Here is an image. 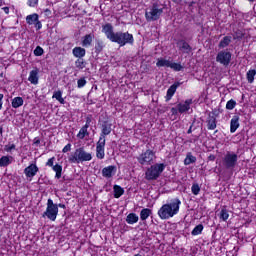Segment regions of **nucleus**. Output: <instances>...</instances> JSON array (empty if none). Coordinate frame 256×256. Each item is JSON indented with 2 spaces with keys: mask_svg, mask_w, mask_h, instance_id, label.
<instances>
[{
  "mask_svg": "<svg viewBox=\"0 0 256 256\" xmlns=\"http://www.w3.org/2000/svg\"><path fill=\"white\" fill-rule=\"evenodd\" d=\"M181 207V200L179 198H174L170 202L161 206L158 210V217L162 220L171 219L175 217L177 213H179V209Z\"/></svg>",
  "mask_w": 256,
  "mask_h": 256,
  "instance_id": "nucleus-1",
  "label": "nucleus"
},
{
  "mask_svg": "<svg viewBox=\"0 0 256 256\" xmlns=\"http://www.w3.org/2000/svg\"><path fill=\"white\" fill-rule=\"evenodd\" d=\"M112 124L108 121L102 123V130L98 142L96 143V157L97 159H105V136L111 135Z\"/></svg>",
  "mask_w": 256,
  "mask_h": 256,
  "instance_id": "nucleus-2",
  "label": "nucleus"
},
{
  "mask_svg": "<svg viewBox=\"0 0 256 256\" xmlns=\"http://www.w3.org/2000/svg\"><path fill=\"white\" fill-rule=\"evenodd\" d=\"M93 159L91 152H86L85 147L77 148L73 154L68 157L69 163H85Z\"/></svg>",
  "mask_w": 256,
  "mask_h": 256,
  "instance_id": "nucleus-3",
  "label": "nucleus"
},
{
  "mask_svg": "<svg viewBox=\"0 0 256 256\" xmlns=\"http://www.w3.org/2000/svg\"><path fill=\"white\" fill-rule=\"evenodd\" d=\"M107 39L112 41V43H118L120 47L127 45L130 43L133 45V34L130 33H107Z\"/></svg>",
  "mask_w": 256,
  "mask_h": 256,
  "instance_id": "nucleus-4",
  "label": "nucleus"
},
{
  "mask_svg": "<svg viewBox=\"0 0 256 256\" xmlns=\"http://www.w3.org/2000/svg\"><path fill=\"white\" fill-rule=\"evenodd\" d=\"M166 165L163 163H156L147 168L145 172L146 181H157L161 177V173L165 171Z\"/></svg>",
  "mask_w": 256,
  "mask_h": 256,
  "instance_id": "nucleus-5",
  "label": "nucleus"
},
{
  "mask_svg": "<svg viewBox=\"0 0 256 256\" xmlns=\"http://www.w3.org/2000/svg\"><path fill=\"white\" fill-rule=\"evenodd\" d=\"M163 14V6L154 3L152 7L146 10V19L147 21H157Z\"/></svg>",
  "mask_w": 256,
  "mask_h": 256,
  "instance_id": "nucleus-6",
  "label": "nucleus"
},
{
  "mask_svg": "<svg viewBox=\"0 0 256 256\" xmlns=\"http://www.w3.org/2000/svg\"><path fill=\"white\" fill-rule=\"evenodd\" d=\"M57 215H59V206L53 203L51 199H48L47 208L46 211L43 212L42 217H47L50 221H55V219H57Z\"/></svg>",
  "mask_w": 256,
  "mask_h": 256,
  "instance_id": "nucleus-7",
  "label": "nucleus"
},
{
  "mask_svg": "<svg viewBox=\"0 0 256 256\" xmlns=\"http://www.w3.org/2000/svg\"><path fill=\"white\" fill-rule=\"evenodd\" d=\"M153 159H155V151L151 149H147L137 157V161L140 165H151L153 163Z\"/></svg>",
  "mask_w": 256,
  "mask_h": 256,
  "instance_id": "nucleus-8",
  "label": "nucleus"
},
{
  "mask_svg": "<svg viewBox=\"0 0 256 256\" xmlns=\"http://www.w3.org/2000/svg\"><path fill=\"white\" fill-rule=\"evenodd\" d=\"M239 156L233 152H227L224 156L223 163L226 169H235Z\"/></svg>",
  "mask_w": 256,
  "mask_h": 256,
  "instance_id": "nucleus-9",
  "label": "nucleus"
},
{
  "mask_svg": "<svg viewBox=\"0 0 256 256\" xmlns=\"http://www.w3.org/2000/svg\"><path fill=\"white\" fill-rule=\"evenodd\" d=\"M216 61L217 63L224 65V67H227L229 63H231V52L225 50L218 52Z\"/></svg>",
  "mask_w": 256,
  "mask_h": 256,
  "instance_id": "nucleus-10",
  "label": "nucleus"
},
{
  "mask_svg": "<svg viewBox=\"0 0 256 256\" xmlns=\"http://www.w3.org/2000/svg\"><path fill=\"white\" fill-rule=\"evenodd\" d=\"M37 173H39V167L35 163L30 164L24 169V175H26L27 179H33Z\"/></svg>",
  "mask_w": 256,
  "mask_h": 256,
  "instance_id": "nucleus-11",
  "label": "nucleus"
},
{
  "mask_svg": "<svg viewBox=\"0 0 256 256\" xmlns=\"http://www.w3.org/2000/svg\"><path fill=\"white\" fill-rule=\"evenodd\" d=\"M26 22L29 25H34V27L36 28V31H39V29H41V27H42V24L39 21V15H37V14L28 15L26 17Z\"/></svg>",
  "mask_w": 256,
  "mask_h": 256,
  "instance_id": "nucleus-12",
  "label": "nucleus"
},
{
  "mask_svg": "<svg viewBox=\"0 0 256 256\" xmlns=\"http://www.w3.org/2000/svg\"><path fill=\"white\" fill-rule=\"evenodd\" d=\"M179 51H182L183 53H186L187 55H189V53H191V51H193V48H191V45H189V43H187V41L181 39L178 40L176 43Z\"/></svg>",
  "mask_w": 256,
  "mask_h": 256,
  "instance_id": "nucleus-13",
  "label": "nucleus"
},
{
  "mask_svg": "<svg viewBox=\"0 0 256 256\" xmlns=\"http://www.w3.org/2000/svg\"><path fill=\"white\" fill-rule=\"evenodd\" d=\"M114 173H117V166L110 165L102 169V177H105L106 179H111Z\"/></svg>",
  "mask_w": 256,
  "mask_h": 256,
  "instance_id": "nucleus-14",
  "label": "nucleus"
},
{
  "mask_svg": "<svg viewBox=\"0 0 256 256\" xmlns=\"http://www.w3.org/2000/svg\"><path fill=\"white\" fill-rule=\"evenodd\" d=\"M193 103V99H187L184 103H179L177 105L178 107V113H187L189 109H191V105Z\"/></svg>",
  "mask_w": 256,
  "mask_h": 256,
  "instance_id": "nucleus-15",
  "label": "nucleus"
},
{
  "mask_svg": "<svg viewBox=\"0 0 256 256\" xmlns=\"http://www.w3.org/2000/svg\"><path fill=\"white\" fill-rule=\"evenodd\" d=\"M181 86V83L179 82H175L174 84H172L168 90H167V94H166V101H171V99L173 98V96L175 95V92L177 91V88Z\"/></svg>",
  "mask_w": 256,
  "mask_h": 256,
  "instance_id": "nucleus-16",
  "label": "nucleus"
},
{
  "mask_svg": "<svg viewBox=\"0 0 256 256\" xmlns=\"http://www.w3.org/2000/svg\"><path fill=\"white\" fill-rule=\"evenodd\" d=\"M206 123H207V129H209V131H213L214 129H217V118L215 116L209 115Z\"/></svg>",
  "mask_w": 256,
  "mask_h": 256,
  "instance_id": "nucleus-17",
  "label": "nucleus"
},
{
  "mask_svg": "<svg viewBox=\"0 0 256 256\" xmlns=\"http://www.w3.org/2000/svg\"><path fill=\"white\" fill-rule=\"evenodd\" d=\"M239 116L235 115L230 120V133H235L239 129Z\"/></svg>",
  "mask_w": 256,
  "mask_h": 256,
  "instance_id": "nucleus-18",
  "label": "nucleus"
},
{
  "mask_svg": "<svg viewBox=\"0 0 256 256\" xmlns=\"http://www.w3.org/2000/svg\"><path fill=\"white\" fill-rule=\"evenodd\" d=\"M93 39H95L94 34H86L84 37H82V47H91Z\"/></svg>",
  "mask_w": 256,
  "mask_h": 256,
  "instance_id": "nucleus-19",
  "label": "nucleus"
},
{
  "mask_svg": "<svg viewBox=\"0 0 256 256\" xmlns=\"http://www.w3.org/2000/svg\"><path fill=\"white\" fill-rule=\"evenodd\" d=\"M38 75H39V72H37V70L30 71L28 81H30V83H32V85H37V83H39V76Z\"/></svg>",
  "mask_w": 256,
  "mask_h": 256,
  "instance_id": "nucleus-20",
  "label": "nucleus"
},
{
  "mask_svg": "<svg viewBox=\"0 0 256 256\" xmlns=\"http://www.w3.org/2000/svg\"><path fill=\"white\" fill-rule=\"evenodd\" d=\"M13 156H2L0 158V167H9L13 163Z\"/></svg>",
  "mask_w": 256,
  "mask_h": 256,
  "instance_id": "nucleus-21",
  "label": "nucleus"
},
{
  "mask_svg": "<svg viewBox=\"0 0 256 256\" xmlns=\"http://www.w3.org/2000/svg\"><path fill=\"white\" fill-rule=\"evenodd\" d=\"M151 215H153V211L149 208H144L140 211L141 221H147V219H149V217H151Z\"/></svg>",
  "mask_w": 256,
  "mask_h": 256,
  "instance_id": "nucleus-22",
  "label": "nucleus"
},
{
  "mask_svg": "<svg viewBox=\"0 0 256 256\" xmlns=\"http://www.w3.org/2000/svg\"><path fill=\"white\" fill-rule=\"evenodd\" d=\"M72 53H73L74 57H77L78 59H83V57H85L86 50H85V48L75 47L72 50Z\"/></svg>",
  "mask_w": 256,
  "mask_h": 256,
  "instance_id": "nucleus-23",
  "label": "nucleus"
},
{
  "mask_svg": "<svg viewBox=\"0 0 256 256\" xmlns=\"http://www.w3.org/2000/svg\"><path fill=\"white\" fill-rule=\"evenodd\" d=\"M231 39V36L223 37V39L218 44V48L225 49V47H229V45H231Z\"/></svg>",
  "mask_w": 256,
  "mask_h": 256,
  "instance_id": "nucleus-24",
  "label": "nucleus"
},
{
  "mask_svg": "<svg viewBox=\"0 0 256 256\" xmlns=\"http://www.w3.org/2000/svg\"><path fill=\"white\" fill-rule=\"evenodd\" d=\"M138 221L139 216H137V214L135 213H130L126 217V223H128V225H135V223H137Z\"/></svg>",
  "mask_w": 256,
  "mask_h": 256,
  "instance_id": "nucleus-25",
  "label": "nucleus"
},
{
  "mask_svg": "<svg viewBox=\"0 0 256 256\" xmlns=\"http://www.w3.org/2000/svg\"><path fill=\"white\" fill-rule=\"evenodd\" d=\"M52 99H56V101L60 102L61 105H65V99H63V91L58 90L53 93Z\"/></svg>",
  "mask_w": 256,
  "mask_h": 256,
  "instance_id": "nucleus-26",
  "label": "nucleus"
},
{
  "mask_svg": "<svg viewBox=\"0 0 256 256\" xmlns=\"http://www.w3.org/2000/svg\"><path fill=\"white\" fill-rule=\"evenodd\" d=\"M24 103V100L22 97H15L14 99H12V107L13 109H19V107H22Z\"/></svg>",
  "mask_w": 256,
  "mask_h": 256,
  "instance_id": "nucleus-27",
  "label": "nucleus"
},
{
  "mask_svg": "<svg viewBox=\"0 0 256 256\" xmlns=\"http://www.w3.org/2000/svg\"><path fill=\"white\" fill-rule=\"evenodd\" d=\"M89 128H87L86 126H82L81 129L79 130L78 134H77V138L78 139H85V137H89Z\"/></svg>",
  "mask_w": 256,
  "mask_h": 256,
  "instance_id": "nucleus-28",
  "label": "nucleus"
},
{
  "mask_svg": "<svg viewBox=\"0 0 256 256\" xmlns=\"http://www.w3.org/2000/svg\"><path fill=\"white\" fill-rule=\"evenodd\" d=\"M113 189L115 199H119L125 193V190L119 185H114Z\"/></svg>",
  "mask_w": 256,
  "mask_h": 256,
  "instance_id": "nucleus-29",
  "label": "nucleus"
},
{
  "mask_svg": "<svg viewBox=\"0 0 256 256\" xmlns=\"http://www.w3.org/2000/svg\"><path fill=\"white\" fill-rule=\"evenodd\" d=\"M53 171H55V179H61V175L63 173V166L60 164H56L52 167Z\"/></svg>",
  "mask_w": 256,
  "mask_h": 256,
  "instance_id": "nucleus-30",
  "label": "nucleus"
},
{
  "mask_svg": "<svg viewBox=\"0 0 256 256\" xmlns=\"http://www.w3.org/2000/svg\"><path fill=\"white\" fill-rule=\"evenodd\" d=\"M156 67H171V61L165 60L163 58H158Z\"/></svg>",
  "mask_w": 256,
  "mask_h": 256,
  "instance_id": "nucleus-31",
  "label": "nucleus"
},
{
  "mask_svg": "<svg viewBox=\"0 0 256 256\" xmlns=\"http://www.w3.org/2000/svg\"><path fill=\"white\" fill-rule=\"evenodd\" d=\"M197 161V157L193 156V154H191V152H189L186 155V158L184 160V165H191V163H195Z\"/></svg>",
  "mask_w": 256,
  "mask_h": 256,
  "instance_id": "nucleus-32",
  "label": "nucleus"
},
{
  "mask_svg": "<svg viewBox=\"0 0 256 256\" xmlns=\"http://www.w3.org/2000/svg\"><path fill=\"white\" fill-rule=\"evenodd\" d=\"M255 75H256L255 69L249 70L247 72L246 77H247L248 83H253L255 81Z\"/></svg>",
  "mask_w": 256,
  "mask_h": 256,
  "instance_id": "nucleus-33",
  "label": "nucleus"
},
{
  "mask_svg": "<svg viewBox=\"0 0 256 256\" xmlns=\"http://www.w3.org/2000/svg\"><path fill=\"white\" fill-rule=\"evenodd\" d=\"M104 47H105V44H103V41L96 40L95 53H97V55H99V53H101V51H103Z\"/></svg>",
  "mask_w": 256,
  "mask_h": 256,
  "instance_id": "nucleus-34",
  "label": "nucleus"
},
{
  "mask_svg": "<svg viewBox=\"0 0 256 256\" xmlns=\"http://www.w3.org/2000/svg\"><path fill=\"white\" fill-rule=\"evenodd\" d=\"M87 63L85 62V60L83 58H78L76 61H75V67L77 69H85Z\"/></svg>",
  "mask_w": 256,
  "mask_h": 256,
  "instance_id": "nucleus-35",
  "label": "nucleus"
},
{
  "mask_svg": "<svg viewBox=\"0 0 256 256\" xmlns=\"http://www.w3.org/2000/svg\"><path fill=\"white\" fill-rule=\"evenodd\" d=\"M203 224H198L191 232V235H201L203 233Z\"/></svg>",
  "mask_w": 256,
  "mask_h": 256,
  "instance_id": "nucleus-36",
  "label": "nucleus"
},
{
  "mask_svg": "<svg viewBox=\"0 0 256 256\" xmlns=\"http://www.w3.org/2000/svg\"><path fill=\"white\" fill-rule=\"evenodd\" d=\"M219 217H220V219H222V221H227V219H229V211H227V209L223 208L220 211Z\"/></svg>",
  "mask_w": 256,
  "mask_h": 256,
  "instance_id": "nucleus-37",
  "label": "nucleus"
},
{
  "mask_svg": "<svg viewBox=\"0 0 256 256\" xmlns=\"http://www.w3.org/2000/svg\"><path fill=\"white\" fill-rule=\"evenodd\" d=\"M234 107H237V102L235 100L231 99L226 103V109L228 111H233Z\"/></svg>",
  "mask_w": 256,
  "mask_h": 256,
  "instance_id": "nucleus-38",
  "label": "nucleus"
},
{
  "mask_svg": "<svg viewBox=\"0 0 256 256\" xmlns=\"http://www.w3.org/2000/svg\"><path fill=\"white\" fill-rule=\"evenodd\" d=\"M170 69H173L174 71H183V66L179 63L170 62Z\"/></svg>",
  "mask_w": 256,
  "mask_h": 256,
  "instance_id": "nucleus-39",
  "label": "nucleus"
},
{
  "mask_svg": "<svg viewBox=\"0 0 256 256\" xmlns=\"http://www.w3.org/2000/svg\"><path fill=\"white\" fill-rule=\"evenodd\" d=\"M102 33H113V25L107 23L102 28Z\"/></svg>",
  "mask_w": 256,
  "mask_h": 256,
  "instance_id": "nucleus-40",
  "label": "nucleus"
},
{
  "mask_svg": "<svg viewBox=\"0 0 256 256\" xmlns=\"http://www.w3.org/2000/svg\"><path fill=\"white\" fill-rule=\"evenodd\" d=\"M191 191L193 195H198L199 193H201V187L199 186V184L195 183L192 185Z\"/></svg>",
  "mask_w": 256,
  "mask_h": 256,
  "instance_id": "nucleus-41",
  "label": "nucleus"
},
{
  "mask_svg": "<svg viewBox=\"0 0 256 256\" xmlns=\"http://www.w3.org/2000/svg\"><path fill=\"white\" fill-rule=\"evenodd\" d=\"M86 85H87V80L85 79V77L78 79L77 81L78 89H83V87H85Z\"/></svg>",
  "mask_w": 256,
  "mask_h": 256,
  "instance_id": "nucleus-42",
  "label": "nucleus"
},
{
  "mask_svg": "<svg viewBox=\"0 0 256 256\" xmlns=\"http://www.w3.org/2000/svg\"><path fill=\"white\" fill-rule=\"evenodd\" d=\"M45 51L41 48V46H37L34 50L35 57H41Z\"/></svg>",
  "mask_w": 256,
  "mask_h": 256,
  "instance_id": "nucleus-43",
  "label": "nucleus"
},
{
  "mask_svg": "<svg viewBox=\"0 0 256 256\" xmlns=\"http://www.w3.org/2000/svg\"><path fill=\"white\" fill-rule=\"evenodd\" d=\"M92 121H93V116L92 115L86 116V124L84 125V127L89 129V127H91V122Z\"/></svg>",
  "mask_w": 256,
  "mask_h": 256,
  "instance_id": "nucleus-44",
  "label": "nucleus"
},
{
  "mask_svg": "<svg viewBox=\"0 0 256 256\" xmlns=\"http://www.w3.org/2000/svg\"><path fill=\"white\" fill-rule=\"evenodd\" d=\"M14 149H16L15 144L5 145L4 147V151H6L7 153H11V151H14Z\"/></svg>",
  "mask_w": 256,
  "mask_h": 256,
  "instance_id": "nucleus-45",
  "label": "nucleus"
},
{
  "mask_svg": "<svg viewBox=\"0 0 256 256\" xmlns=\"http://www.w3.org/2000/svg\"><path fill=\"white\" fill-rule=\"evenodd\" d=\"M180 3H185V5H189V7H193L195 5V0H180Z\"/></svg>",
  "mask_w": 256,
  "mask_h": 256,
  "instance_id": "nucleus-46",
  "label": "nucleus"
},
{
  "mask_svg": "<svg viewBox=\"0 0 256 256\" xmlns=\"http://www.w3.org/2000/svg\"><path fill=\"white\" fill-rule=\"evenodd\" d=\"M54 163H55V157H52V158L48 159V161L46 162V166L53 168V167H55Z\"/></svg>",
  "mask_w": 256,
  "mask_h": 256,
  "instance_id": "nucleus-47",
  "label": "nucleus"
},
{
  "mask_svg": "<svg viewBox=\"0 0 256 256\" xmlns=\"http://www.w3.org/2000/svg\"><path fill=\"white\" fill-rule=\"evenodd\" d=\"M71 151V143H68L63 149L62 153H69Z\"/></svg>",
  "mask_w": 256,
  "mask_h": 256,
  "instance_id": "nucleus-48",
  "label": "nucleus"
},
{
  "mask_svg": "<svg viewBox=\"0 0 256 256\" xmlns=\"http://www.w3.org/2000/svg\"><path fill=\"white\" fill-rule=\"evenodd\" d=\"M37 3H39V0H29L28 4L30 7H35V5H37Z\"/></svg>",
  "mask_w": 256,
  "mask_h": 256,
  "instance_id": "nucleus-49",
  "label": "nucleus"
},
{
  "mask_svg": "<svg viewBox=\"0 0 256 256\" xmlns=\"http://www.w3.org/2000/svg\"><path fill=\"white\" fill-rule=\"evenodd\" d=\"M172 115H177L179 113V109L177 108H171Z\"/></svg>",
  "mask_w": 256,
  "mask_h": 256,
  "instance_id": "nucleus-50",
  "label": "nucleus"
},
{
  "mask_svg": "<svg viewBox=\"0 0 256 256\" xmlns=\"http://www.w3.org/2000/svg\"><path fill=\"white\" fill-rule=\"evenodd\" d=\"M45 17H51V11L49 9L44 10Z\"/></svg>",
  "mask_w": 256,
  "mask_h": 256,
  "instance_id": "nucleus-51",
  "label": "nucleus"
},
{
  "mask_svg": "<svg viewBox=\"0 0 256 256\" xmlns=\"http://www.w3.org/2000/svg\"><path fill=\"white\" fill-rule=\"evenodd\" d=\"M3 97H4V95L0 94V111H1V109H3Z\"/></svg>",
  "mask_w": 256,
  "mask_h": 256,
  "instance_id": "nucleus-52",
  "label": "nucleus"
},
{
  "mask_svg": "<svg viewBox=\"0 0 256 256\" xmlns=\"http://www.w3.org/2000/svg\"><path fill=\"white\" fill-rule=\"evenodd\" d=\"M194 123H195V122H193V123L191 124V126L189 127V129H188V131H187L188 135H191V133H193V125H194Z\"/></svg>",
  "mask_w": 256,
  "mask_h": 256,
  "instance_id": "nucleus-53",
  "label": "nucleus"
},
{
  "mask_svg": "<svg viewBox=\"0 0 256 256\" xmlns=\"http://www.w3.org/2000/svg\"><path fill=\"white\" fill-rule=\"evenodd\" d=\"M215 159H216V157H215V155H213V154H210V155L208 156V161H215Z\"/></svg>",
  "mask_w": 256,
  "mask_h": 256,
  "instance_id": "nucleus-54",
  "label": "nucleus"
},
{
  "mask_svg": "<svg viewBox=\"0 0 256 256\" xmlns=\"http://www.w3.org/2000/svg\"><path fill=\"white\" fill-rule=\"evenodd\" d=\"M39 143H41V140H39V138H35L34 145H39Z\"/></svg>",
  "mask_w": 256,
  "mask_h": 256,
  "instance_id": "nucleus-55",
  "label": "nucleus"
},
{
  "mask_svg": "<svg viewBox=\"0 0 256 256\" xmlns=\"http://www.w3.org/2000/svg\"><path fill=\"white\" fill-rule=\"evenodd\" d=\"M3 11L8 15V13H9V7H4V8H3Z\"/></svg>",
  "mask_w": 256,
  "mask_h": 256,
  "instance_id": "nucleus-56",
  "label": "nucleus"
},
{
  "mask_svg": "<svg viewBox=\"0 0 256 256\" xmlns=\"http://www.w3.org/2000/svg\"><path fill=\"white\" fill-rule=\"evenodd\" d=\"M57 207H60L61 209H65V204H58Z\"/></svg>",
  "mask_w": 256,
  "mask_h": 256,
  "instance_id": "nucleus-57",
  "label": "nucleus"
},
{
  "mask_svg": "<svg viewBox=\"0 0 256 256\" xmlns=\"http://www.w3.org/2000/svg\"><path fill=\"white\" fill-rule=\"evenodd\" d=\"M0 135H3V127L0 126Z\"/></svg>",
  "mask_w": 256,
  "mask_h": 256,
  "instance_id": "nucleus-58",
  "label": "nucleus"
},
{
  "mask_svg": "<svg viewBox=\"0 0 256 256\" xmlns=\"http://www.w3.org/2000/svg\"><path fill=\"white\" fill-rule=\"evenodd\" d=\"M63 180H64V181H67V179L65 178V176L63 177Z\"/></svg>",
  "mask_w": 256,
  "mask_h": 256,
  "instance_id": "nucleus-59",
  "label": "nucleus"
},
{
  "mask_svg": "<svg viewBox=\"0 0 256 256\" xmlns=\"http://www.w3.org/2000/svg\"><path fill=\"white\" fill-rule=\"evenodd\" d=\"M248 1L253 2V1H255V0H248Z\"/></svg>",
  "mask_w": 256,
  "mask_h": 256,
  "instance_id": "nucleus-60",
  "label": "nucleus"
},
{
  "mask_svg": "<svg viewBox=\"0 0 256 256\" xmlns=\"http://www.w3.org/2000/svg\"><path fill=\"white\" fill-rule=\"evenodd\" d=\"M238 37H243V34H241V36H238Z\"/></svg>",
  "mask_w": 256,
  "mask_h": 256,
  "instance_id": "nucleus-61",
  "label": "nucleus"
}]
</instances>
